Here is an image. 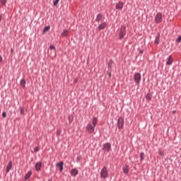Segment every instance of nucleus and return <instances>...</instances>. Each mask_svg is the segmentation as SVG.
Listing matches in <instances>:
<instances>
[{
    "label": "nucleus",
    "instance_id": "nucleus-1",
    "mask_svg": "<svg viewBox=\"0 0 181 181\" xmlns=\"http://www.w3.org/2000/svg\"><path fill=\"white\" fill-rule=\"evenodd\" d=\"M98 124V118L95 117H93L92 118V123H88L86 125V131L88 132V134H93V132H95V127H96Z\"/></svg>",
    "mask_w": 181,
    "mask_h": 181
},
{
    "label": "nucleus",
    "instance_id": "nucleus-2",
    "mask_svg": "<svg viewBox=\"0 0 181 181\" xmlns=\"http://www.w3.org/2000/svg\"><path fill=\"white\" fill-rule=\"evenodd\" d=\"M100 178L103 180L108 178V170L105 166H104L100 171Z\"/></svg>",
    "mask_w": 181,
    "mask_h": 181
},
{
    "label": "nucleus",
    "instance_id": "nucleus-3",
    "mask_svg": "<svg viewBox=\"0 0 181 181\" xmlns=\"http://www.w3.org/2000/svg\"><path fill=\"white\" fill-rule=\"evenodd\" d=\"M117 125H118L119 129H123V127L124 125V120L123 117H119V119L117 120Z\"/></svg>",
    "mask_w": 181,
    "mask_h": 181
},
{
    "label": "nucleus",
    "instance_id": "nucleus-4",
    "mask_svg": "<svg viewBox=\"0 0 181 181\" xmlns=\"http://www.w3.org/2000/svg\"><path fill=\"white\" fill-rule=\"evenodd\" d=\"M134 80L136 84H139L141 80V76L139 73H136L134 76Z\"/></svg>",
    "mask_w": 181,
    "mask_h": 181
},
{
    "label": "nucleus",
    "instance_id": "nucleus-5",
    "mask_svg": "<svg viewBox=\"0 0 181 181\" xmlns=\"http://www.w3.org/2000/svg\"><path fill=\"white\" fill-rule=\"evenodd\" d=\"M103 150L105 152L109 153L111 150V144L110 143H106L103 144Z\"/></svg>",
    "mask_w": 181,
    "mask_h": 181
},
{
    "label": "nucleus",
    "instance_id": "nucleus-6",
    "mask_svg": "<svg viewBox=\"0 0 181 181\" xmlns=\"http://www.w3.org/2000/svg\"><path fill=\"white\" fill-rule=\"evenodd\" d=\"M125 30H126V28L124 26H122L120 29V32H119V39H122L124 35H125Z\"/></svg>",
    "mask_w": 181,
    "mask_h": 181
},
{
    "label": "nucleus",
    "instance_id": "nucleus-7",
    "mask_svg": "<svg viewBox=\"0 0 181 181\" xmlns=\"http://www.w3.org/2000/svg\"><path fill=\"white\" fill-rule=\"evenodd\" d=\"M155 21L156 23H159L162 21V13H158L155 17Z\"/></svg>",
    "mask_w": 181,
    "mask_h": 181
},
{
    "label": "nucleus",
    "instance_id": "nucleus-8",
    "mask_svg": "<svg viewBox=\"0 0 181 181\" xmlns=\"http://www.w3.org/2000/svg\"><path fill=\"white\" fill-rule=\"evenodd\" d=\"M78 170L76 168H73L70 171V175L74 177H76L78 175Z\"/></svg>",
    "mask_w": 181,
    "mask_h": 181
},
{
    "label": "nucleus",
    "instance_id": "nucleus-9",
    "mask_svg": "<svg viewBox=\"0 0 181 181\" xmlns=\"http://www.w3.org/2000/svg\"><path fill=\"white\" fill-rule=\"evenodd\" d=\"M35 170L37 172L40 171V169L42 168V163L41 162H37L35 165Z\"/></svg>",
    "mask_w": 181,
    "mask_h": 181
},
{
    "label": "nucleus",
    "instance_id": "nucleus-10",
    "mask_svg": "<svg viewBox=\"0 0 181 181\" xmlns=\"http://www.w3.org/2000/svg\"><path fill=\"white\" fill-rule=\"evenodd\" d=\"M123 6H124V4L122 1H119L116 4V8L118 9V10H122Z\"/></svg>",
    "mask_w": 181,
    "mask_h": 181
},
{
    "label": "nucleus",
    "instance_id": "nucleus-11",
    "mask_svg": "<svg viewBox=\"0 0 181 181\" xmlns=\"http://www.w3.org/2000/svg\"><path fill=\"white\" fill-rule=\"evenodd\" d=\"M11 169H12V161H10L6 167V173H9Z\"/></svg>",
    "mask_w": 181,
    "mask_h": 181
},
{
    "label": "nucleus",
    "instance_id": "nucleus-12",
    "mask_svg": "<svg viewBox=\"0 0 181 181\" xmlns=\"http://www.w3.org/2000/svg\"><path fill=\"white\" fill-rule=\"evenodd\" d=\"M173 57H172V56L170 55V56H169V57H168V61H167V63H166V64H167V66H171V64H172V63H173Z\"/></svg>",
    "mask_w": 181,
    "mask_h": 181
},
{
    "label": "nucleus",
    "instance_id": "nucleus-13",
    "mask_svg": "<svg viewBox=\"0 0 181 181\" xmlns=\"http://www.w3.org/2000/svg\"><path fill=\"white\" fill-rule=\"evenodd\" d=\"M32 175V172L30 170L27 173V174H25V181L28 180L30 179V177H31Z\"/></svg>",
    "mask_w": 181,
    "mask_h": 181
},
{
    "label": "nucleus",
    "instance_id": "nucleus-14",
    "mask_svg": "<svg viewBox=\"0 0 181 181\" xmlns=\"http://www.w3.org/2000/svg\"><path fill=\"white\" fill-rule=\"evenodd\" d=\"M123 171L125 175H128L129 171V168L128 167V165L124 166V168H123Z\"/></svg>",
    "mask_w": 181,
    "mask_h": 181
},
{
    "label": "nucleus",
    "instance_id": "nucleus-15",
    "mask_svg": "<svg viewBox=\"0 0 181 181\" xmlns=\"http://www.w3.org/2000/svg\"><path fill=\"white\" fill-rule=\"evenodd\" d=\"M106 25H107V24H106L105 23H101V24L98 26L99 30H103V29L106 27Z\"/></svg>",
    "mask_w": 181,
    "mask_h": 181
},
{
    "label": "nucleus",
    "instance_id": "nucleus-16",
    "mask_svg": "<svg viewBox=\"0 0 181 181\" xmlns=\"http://www.w3.org/2000/svg\"><path fill=\"white\" fill-rule=\"evenodd\" d=\"M146 100H148V101H150L152 98V95L150 93H147L146 95Z\"/></svg>",
    "mask_w": 181,
    "mask_h": 181
},
{
    "label": "nucleus",
    "instance_id": "nucleus-17",
    "mask_svg": "<svg viewBox=\"0 0 181 181\" xmlns=\"http://www.w3.org/2000/svg\"><path fill=\"white\" fill-rule=\"evenodd\" d=\"M102 18H103V16H102L100 13H99V14L97 16V18H96L95 21H96L97 22H99L100 21L102 20Z\"/></svg>",
    "mask_w": 181,
    "mask_h": 181
},
{
    "label": "nucleus",
    "instance_id": "nucleus-18",
    "mask_svg": "<svg viewBox=\"0 0 181 181\" xmlns=\"http://www.w3.org/2000/svg\"><path fill=\"white\" fill-rule=\"evenodd\" d=\"M69 34V31L67 30H64L62 33L61 36L66 37Z\"/></svg>",
    "mask_w": 181,
    "mask_h": 181
},
{
    "label": "nucleus",
    "instance_id": "nucleus-19",
    "mask_svg": "<svg viewBox=\"0 0 181 181\" xmlns=\"http://www.w3.org/2000/svg\"><path fill=\"white\" fill-rule=\"evenodd\" d=\"M56 166H57V168H62V167H64V163H63V161H61V162L57 163V164H56Z\"/></svg>",
    "mask_w": 181,
    "mask_h": 181
},
{
    "label": "nucleus",
    "instance_id": "nucleus-20",
    "mask_svg": "<svg viewBox=\"0 0 181 181\" xmlns=\"http://www.w3.org/2000/svg\"><path fill=\"white\" fill-rule=\"evenodd\" d=\"M159 42H160V35H157L156 37V40H155V43L156 45H158L159 44Z\"/></svg>",
    "mask_w": 181,
    "mask_h": 181
},
{
    "label": "nucleus",
    "instance_id": "nucleus-21",
    "mask_svg": "<svg viewBox=\"0 0 181 181\" xmlns=\"http://www.w3.org/2000/svg\"><path fill=\"white\" fill-rule=\"evenodd\" d=\"M21 86L23 88H24L25 86V81L24 79H22L21 81Z\"/></svg>",
    "mask_w": 181,
    "mask_h": 181
},
{
    "label": "nucleus",
    "instance_id": "nucleus-22",
    "mask_svg": "<svg viewBox=\"0 0 181 181\" xmlns=\"http://www.w3.org/2000/svg\"><path fill=\"white\" fill-rule=\"evenodd\" d=\"M49 49H50L51 50H53V51H54V55H55V54H56V49H55V47L53 46V45H50V46H49Z\"/></svg>",
    "mask_w": 181,
    "mask_h": 181
},
{
    "label": "nucleus",
    "instance_id": "nucleus-23",
    "mask_svg": "<svg viewBox=\"0 0 181 181\" xmlns=\"http://www.w3.org/2000/svg\"><path fill=\"white\" fill-rule=\"evenodd\" d=\"M113 64L114 62L112 60H110L108 64V69H112Z\"/></svg>",
    "mask_w": 181,
    "mask_h": 181
},
{
    "label": "nucleus",
    "instance_id": "nucleus-24",
    "mask_svg": "<svg viewBox=\"0 0 181 181\" xmlns=\"http://www.w3.org/2000/svg\"><path fill=\"white\" fill-rule=\"evenodd\" d=\"M50 29V27L48 25V26H46L44 30H43V33H45V32H47L49 31Z\"/></svg>",
    "mask_w": 181,
    "mask_h": 181
},
{
    "label": "nucleus",
    "instance_id": "nucleus-25",
    "mask_svg": "<svg viewBox=\"0 0 181 181\" xmlns=\"http://www.w3.org/2000/svg\"><path fill=\"white\" fill-rule=\"evenodd\" d=\"M141 161H143L144 160V153L142 152L140 154Z\"/></svg>",
    "mask_w": 181,
    "mask_h": 181
},
{
    "label": "nucleus",
    "instance_id": "nucleus-26",
    "mask_svg": "<svg viewBox=\"0 0 181 181\" xmlns=\"http://www.w3.org/2000/svg\"><path fill=\"white\" fill-rule=\"evenodd\" d=\"M60 134H61V131L57 129V132H56L57 136H59Z\"/></svg>",
    "mask_w": 181,
    "mask_h": 181
},
{
    "label": "nucleus",
    "instance_id": "nucleus-27",
    "mask_svg": "<svg viewBox=\"0 0 181 181\" xmlns=\"http://www.w3.org/2000/svg\"><path fill=\"white\" fill-rule=\"evenodd\" d=\"M68 119H69V124H71V122H72V121H73V118L71 117L70 116H69Z\"/></svg>",
    "mask_w": 181,
    "mask_h": 181
},
{
    "label": "nucleus",
    "instance_id": "nucleus-28",
    "mask_svg": "<svg viewBox=\"0 0 181 181\" xmlns=\"http://www.w3.org/2000/svg\"><path fill=\"white\" fill-rule=\"evenodd\" d=\"M158 154H159L160 156H164V153L162 151H159Z\"/></svg>",
    "mask_w": 181,
    "mask_h": 181
},
{
    "label": "nucleus",
    "instance_id": "nucleus-29",
    "mask_svg": "<svg viewBox=\"0 0 181 181\" xmlns=\"http://www.w3.org/2000/svg\"><path fill=\"white\" fill-rule=\"evenodd\" d=\"M2 117H3V118H6V112H2Z\"/></svg>",
    "mask_w": 181,
    "mask_h": 181
},
{
    "label": "nucleus",
    "instance_id": "nucleus-30",
    "mask_svg": "<svg viewBox=\"0 0 181 181\" xmlns=\"http://www.w3.org/2000/svg\"><path fill=\"white\" fill-rule=\"evenodd\" d=\"M39 151H40V148H39L38 147H35V148H34L35 153H37Z\"/></svg>",
    "mask_w": 181,
    "mask_h": 181
},
{
    "label": "nucleus",
    "instance_id": "nucleus-31",
    "mask_svg": "<svg viewBox=\"0 0 181 181\" xmlns=\"http://www.w3.org/2000/svg\"><path fill=\"white\" fill-rule=\"evenodd\" d=\"M0 2L4 5L6 4V0H1Z\"/></svg>",
    "mask_w": 181,
    "mask_h": 181
},
{
    "label": "nucleus",
    "instance_id": "nucleus-32",
    "mask_svg": "<svg viewBox=\"0 0 181 181\" xmlns=\"http://www.w3.org/2000/svg\"><path fill=\"white\" fill-rule=\"evenodd\" d=\"M59 0H55V1H54V5L57 6L59 3Z\"/></svg>",
    "mask_w": 181,
    "mask_h": 181
},
{
    "label": "nucleus",
    "instance_id": "nucleus-33",
    "mask_svg": "<svg viewBox=\"0 0 181 181\" xmlns=\"http://www.w3.org/2000/svg\"><path fill=\"white\" fill-rule=\"evenodd\" d=\"M21 114H24V109H23V107H21Z\"/></svg>",
    "mask_w": 181,
    "mask_h": 181
},
{
    "label": "nucleus",
    "instance_id": "nucleus-34",
    "mask_svg": "<svg viewBox=\"0 0 181 181\" xmlns=\"http://www.w3.org/2000/svg\"><path fill=\"white\" fill-rule=\"evenodd\" d=\"M177 41L178 42H181V36H180V37L177 38Z\"/></svg>",
    "mask_w": 181,
    "mask_h": 181
},
{
    "label": "nucleus",
    "instance_id": "nucleus-35",
    "mask_svg": "<svg viewBox=\"0 0 181 181\" xmlns=\"http://www.w3.org/2000/svg\"><path fill=\"white\" fill-rule=\"evenodd\" d=\"M63 170H64V166L60 167V172H62V171H63Z\"/></svg>",
    "mask_w": 181,
    "mask_h": 181
},
{
    "label": "nucleus",
    "instance_id": "nucleus-36",
    "mask_svg": "<svg viewBox=\"0 0 181 181\" xmlns=\"http://www.w3.org/2000/svg\"><path fill=\"white\" fill-rule=\"evenodd\" d=\"M2 57L1 56H0V63H2Z\"/></svg>",
    "mask_w": 181,
    "mask_h": 181
},
{
    "label": "nucleus",
    "instance_id": "nucleus-37",
    "mask_svg": "<svg viewBox=\"0 0 181 181\" xmlns=\"http://www.w3.org/2000/svg\"><path fill=\"white\" fill-rule=\"evenodd\" d=\"M2 21V15L0 14V22Z\"/></svg>",
    "mask_w": 181,
    "mask_h": 181
},
{
    "label": "nucleus",
    "instance_id": "nucleus-38",
    "mask_svg": "<svg viewBox=\"0 0 181 181\" xmlns=\"http://www.w3.org/2000/svg\"><path fill=\"white\" fill-rule=\"evenodd\" d=\"M76 81H77V80H76V79H75V80H74V83H76Z\"/></svg>",
    "mask_w": 181,
    "mask_h": 181
},
{
    "label": "nucleus",
    "instance_id": "nucleus-39",
    "mask_svg": "<svg viewBox=\"0 0 181 181\" xmlns=\"http://www.w3.org/2000/svg\"><path fill=\"white\" fill-rule=\"evenodd\" d=\"M47 181H52V179L48 180Z\"/></svg>",
    "mask_w": 181,
    "mask_h": 181
},
{
    "label": "nucleus",
    "instance_id": "nucleus-40",
    "mask_svg": "<svg viewBox=\"0 0 181 181\" xmlns=\"http://www.w3.org/2000/svg\"><path fill=\"white\" fill-rule=\"evenodd\" d=\"M11 52H13V49H11Z\"/></svg>",
    "mask_w": 181,
    "mask_h": 181
},
{
    "label": "nucleus",
    "instance_id": "nucleus-41",
    "mask_svg": "<svg viewBox=\"0 0 181 181\" xmlns=\"http://www.w3.org/2000/svg\"><path fill=\"white\" fill-rule=\"evenodd\" d=\"M0 112H1V109H0Z\"/></svg>",
    "mask_w": 181,
    "mask_h": 181
}]
</instances>
